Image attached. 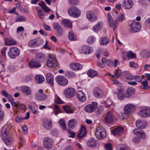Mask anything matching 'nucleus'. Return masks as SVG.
I'll return each mask as SVG.
<instances>
[{
  "mask_svg": "<svg viewBox=\"0 0 150 150\" xmlns=\"http://www.w3.org/2000/svg\"><path fill=\"white\" fill-rule=\"evenodd\" d=\"M49 57L47 60L46 65L49 67H53L54 68H57L58 63L55 57H53L52 55L49 54Z\"/></svg>",
  "mask_w": 150,
  "mask_h": 150,
  "instance_id": "1",
  "label": "nucleus"
},
{
  "mask_svg": "<svg viewBox=\"0 0 150 150\" xmlns=\"http://www.w3.org/2000/svg\"><path fill=\"white\" fill-rule=\"evenodd\" d=\"M28 64L29 67L31 68H38L41 66V64L40 63L35 61L33 59L30 61Z\"/></svg>",
  "mask_w": 150,
  "mask_h": 150,
  "instance_id": "24",
  "label": "nucleus"
},
{
  "mask_svg": "<svg viewBox=\"0 0 150 150\" xmlns=\"http://www.w3.org/2000/svg\"><path fill=\"white\" fill-rule=\"evenodd\" d=\"M127 147L123 144H119L118 146L117 150H128Z\"/></svg>",
  "mask_w": 150,
  "mask_h": 150,
  "instance_id": "54",
  "label": "nucleus"
},
{
  "mask_svg": "<svg viewBox=\"0 0 150 150\" xmlns=\"http://www.w3.org/2000/svg\"><path fill=\"white\" fill-rule=\"evenodd\" d=\"M42 125L43 127L46 129H49L52 127V124L50 120H45L43 122Z\"/></svg>",
  "mask_w": 150,
  "mask_h": 150,
  "instance_id": "27",
  "label": "nucleus"
},
{
  "mask_svg": "<svg viewBox=\"0 0 150 150\" xmlns=\"http://www.w3.org/2000/svg\"><path fill=\"white\" fill-rule=\"evenodd\" d=\"M36 98L39 100L43 101L45 100L47 98V96L45 93L41 94H37L36 96Z\"/></svg>",
  "mask_w": 150,
  "mask_h": 150,
  "instance_id": "44",
  "label": "nucleus"
},
{
  "mask_svg": "<svg viewBox=\"0 0 150 150\" xmlns=\"http://www.w3.org/2000/svg\"><path fill=\"white\" fill-rule=\"evenodd\" d=\"M43 142L44 147L47 149L51 148L53 143L52 139L48 137L45 138L43 139Z\"/></svg>",
  "mask_w": 150,
  "mask_h": 150,
  "instance_id": "15",
  "label": "nucleus"
},
{
  "mask_svg": "<svg viewBox=\"0 0 150 150\" xmlns=\"http://www.w3.org/2000/svg\"><path fill=\"white\" fill-rule=\"evenodd\" d=\"M46 80L51 86H54V76L52 74L50 73L47 74L46 75Z\"/></svg>",
  "mask_w": 150,
  "mask_h": 150,
  "instance_id": "28",
  "label": "nucleus"
},
{
  "mask_svg": "<svg viewBox=\"0 0 150 150\" xmlns=\"http://www.w3.org/2000/svg\"><path fill=\"white\" fill-rule=\"evenodd\" d=\"M111 25H110V23H109V25L110 27L113 28V30H115L118 21H112L111 23Z\"/></svg>",
  "mask_w": 150,
  "mask_h": 150,
  "instance_id": "52",
  "label": "nucleus"
},
{
  "mask_svg": "<svg viewBox=\"0 0 150 150\" xmlns=\"http://www.w3.org/2000/svg\"><path fill=\"white\" fill-rule=\"evenodd\" d=\"M63 108L67 113H73V111L71 109L70 107L68 105L64 106Z\"/></svg>",
  "mask_w": 150,
  "mask_h": 150,
  "instance_id": "48",
  "label": "nucleus"
},
{
  "mask_svg": "<svg viewBox=\"0 0 150 150\" xmlns=\"http://www.w3.org/2000/svg\"><path fill=\"white\" fill-rule=\"evenodd\" d=\"M75 122L76 120L74 119L69 120L68 124V127L71 128H72L74 127L75 126Z\"/></svg>",
  "mask_w": 150,
  "mask_h": 150,
  "instance_id": "49",
  "label": "nucleus"
},
{
  "mask_svg": "<svg viewBox=\"0 0 150 150\" xmlns=\"http://www.w3.org/2000/svg\"><path fill=\"white\" fill-rule=\"evenodd\" d=\"M86 16L87 19L91 22L96 21L98 18L97 16L90 11H88L86 12Z\"/></svg>",
  "mask_w": 150,
  "mask_h": 150,
  "instance_id": "16",
  "label": "nucleus"
},
{
  "mask_svg": "<svg viewBox=\"0 0 150 150\" xmlns=\"http://www.w3.org/2000/svg\"><path fill=\"white\" fill-rule=\"evenodd\" d=\"M38 4L40 6L42 7L46 12H49L50 11V9L46 5L45 3L43 1L39 2Z\"/></svg>",
  "mask_w": 150,
  "mask_h": 150,
  "instance_id": "42",
  "label": "nucleus"
},
{
  "mask_svg": "<svg viewBox=\"0 0 150 150\" xmlns=\"http://www.w3.org/2000/svg\"><path fill=\"white\" fill-rule=\"evenodd\" d=\"M129 65L131 67L137 68L138 67V64L133 62H129Z\"/></svg>",
  "mask_w": 150,
  "mask_h": 150,
  "instance_id": "56",
  "label": "nucleus"
},
{
  "mask_svg": "<svg viewBox=\"0 0 150 150\" xmlns=\"http://www.w3.org/2000/svg\"><path fill=\"white\" fill-rule=\"evenodd\" d=\"M20 53V50L14 47H11L8 52L9 57L12 59L15 58L17 56L19 55Z\"/></svg>",
  "mask_w": 150,
  "mask_h": 150,
  "instance_id": "4",
  "label": "nucleus"
},
{
  "mask_svg": "<svg viewBox=\"0 0 150 150\" xmlns=\"http://www.w3.org/2000/svg\"><path fill=\"white\" fill-rule=\"evenodd\" d=\"M110 41V39L107 36H103L100 38L99 43L101 45H105Z\"/></svg>",
  "mask_w": 150,
  "mask_h": 150,
  "instance_id": "30",
  "label": "nucleus"
},
{
  "mask_svg": "<svg viewBox=\"0 0 150 150\" xmlns=\"http://www.w3.org/2000/svg\"><path fill=\"white\" fill-rule=\"evenodd\" d=\"M93 93L96 97L98 98L102 97L103 95L102 91L98 87L94 89L93 91Z\"/></svg>",
  "mask_w": 150,
  "mask_h": 150,
  "instance_id": "23",
  "label": "nucleus"
},
{
  "mask_svg": "<svg viewBox=\"0 0 150 150\" xmlns=\"http://www.w3.org/2000/svg\"><path fill=\"white\" fill-rule=\"evenodd\" d=\"M86 132V128L83 125L81 126V130L78 135V137L79 138H81L83 137L85 135Z\"/></svg>",
  "mask_w": 150,
  "mask_h": 150,
  "instance_id": "36",
  "label": "nucleus"
},
{
  "mask_svg": "<svg viewBox=\"0 0 150 150\" xmlns=\"http://www.w3.org/2000/svg\"><path fill=\"white\" fill-rule=\"evenodd\" d=\"M64 94L66 97L68 98L73 97L76 93L75 90L72 88H69L64 90Z\"/></svg>",
  "mask_w": 150,
  "mask_h": 150,
  "instance_id": "10",
  "label": "nucleus"
},
{
  "mask_svg": "<svg viewBox=\"0 0 150 150\" xmlns=\"http://www.w3.org/2000/svg\"><path fill=\"white\" fill-rule=\"evenodd\" d=\"M55 79L57 83L62 86H66L68 83V80L64 76H56Z\"/></svg>",
  "mask_w": 150,
  "mask_h": 150,
  "instance_id": "8",
  "label": "nucleus"
},
{
  "mask_svg": "<svg viewBox=\"0 0 150 150\" xmlns=\"http://www.w3.org/2000/svg\"><path fill=\"white\" fill-rule=\"evenodd\" d=\"M105 148L106 150H112L111 145L110 143L105 144Z\"/></svg>",
  "mask_w": 150,
  "mask_h": 150,
  "instance_id": "64",
  "label": "nucleus"
},
{
  "mask_svg": "<svg viewBox=\"0 0 150 150\" xmlns=\"http://www.w3.org/2000/svg\"><path fill=\"white\" fill-rule=\"evenodd\" d=\"M115 117L113 112L112 111H109L106 114L105 118V121L108 123H111L113 122Z\"/></svg>",
  "mask_w": 150,
  "mask_h": 150,
  "instance_id": "11",
  "label": "nucleus"
},
{
  "mask_svg": "<svg viewBox=\"0 0 150 150\" xmlns=\"http://www.w3.org/2000/svg\"><path fill=\"white\" fill-rule=\"evenodd\" d=\"M140 55L143 58H148L150 56V51L142 50L140 52Z\"/></svg>",
  "mask_w": 150,
  "mask_h": 150,
  "instance_id": "35",
  "label": "nucleus"
},
{
  "mask_svg": "<svg viewBox=\"0 0 150 150\" xmlns=\"http://www.w3.org/2000/svg\"><path fill=\"white\" fill-rule=\"evenodd\" d=\"M117 97L120 100H123L125 98L124 92L122 89H120L118 90Z\"/></svg>",
  "mask_w": 150,
  "mask_h": 150,
  "instance_id": "45",
  "label": "nucleus"
},
{
  "mask_svg": "<svg viewBox=\"0 0 150 150\" xmlns=\"http://www.w3.org/2000/svg\"><path fill=\"white\" fill-rule=\"evenodd\" d=\"M5 42L6 45L8 46L16 45L17 44V42L12 39H6Z\"/></svg>",
  "mask_w": 150,
  "mask_h": 150,
  "instance_id": "40",
  "label": "nucleus"
},
{
  "mask_svg": "<svg viewBox=\"0 0 150 150\" xmlns=\"http://www.w3.org/2000/svg\"><path fill=\"white\" fill-rule=\"evenodd\" d=\"M24 119V118L18 116H16L15 118V120L17 123H20Z\"/></svg>",
  "mask_w": 150,
  "mask_h": 150,
  "instance_id": "63",
  "label": "nucleus"
},
{
  "mask_svg": "<svg viewBox=\"0 0 150 150\" xmlns=\"http://www.w3.org/2000/svg\"><path fill=\"white\" fill-rule=\"evenodd\" d=\"M96 38L93 36H90L87 40V43L89 45L93 44L96 40Z\"/></svg>",
  "mask_w": 150,
  "mask_h": 150,
  "instance_id": "50",
  "label": "nucleus"
},
{
  "mask_svg": "<svg viewBox=\"0 0 150 150\" xmlns=\"http://www.w3.org/2000/svg\"><path fill=\"white\" fill-rule=\"evenodd\" d=\"M35 103H30L28 107L29 109L34 114H36L38 111L37 107L35 105Z\"/></svg>",
  "mask_w": 150,
  "mask_h": 150,
  "instance_id": "32",
  "label": "nucleus"
},
{
  "mask_svg": "<svg viewBox=\"0 0 150 150\" xmlns=\"http://www.w3.org/2000/svg\"><path fill=\"white\" fill-rule=\"evenodd\" d=\"M68 37L70 40H75L76 39V37L72 31H69V33Z\"/></svg>",
  "mask_w": 150,
  "mask_h": 150,
  "instance_id": "51",
  "label": "nucleus"
},
{
  "mask_svg": "<svg viewBox=\"0 0 150 150\" xmlns=\"http://www.w3.org/2000/svg\"><path fill=\"white\" fill-rule=\"evenodd\" d=\"M1 137L2 140L7 146L11 144L13 142V139L11 134L1 135Z\"/></svg>",
  "mask_w": 150,
  "mask_h": 150,
  "instance_id": "14",
  "label": "nucleus"
},
{
  "mask_svg": "<svg viewBox=\"0 0 150 150\" xmlns=\"http://www.w3.org/2000/svg\"><path fill=\"white\" fill-rule=\"evenodd\" d=\"M134 5V2L132 0H124L122 2V6L125 10L131 9Z\"/></svg>",
  "mask_w": 150,
  "mask_h": 150,
  "instance_id": "12",
  "label": "nucleus"
},
{
  "mask_svg": "<svg viewBox=\"0 0 150 150\" xmlns=\"http://www.w3.org/2000/svg\"><path fill=\"white\" fill-rule=\"evenodd\" d=\"M64 75L69 78H72L75 77L76 75L72 71H67L64 73Z\"/></svg>",
  "mask_w": 150,
  "mask_h": 150,
  "instance_id": "43",
  "label": "nucleus"
},
{
  "mask_svg": "<svg viewBox=\"0 0 150 150\" xmlns=\"http://www.w3.org/2000/svg\"><path fill=\"white\" fill-rule=\"evenodd\" d=\"M11 126L10 125H4L2 128V135H9L11 134L10 133Z\"/></svg>",
  "mask_w": 150,
  "mask_h": 150,
  "instance_id": "21",
  "label": "nucleus"
},
{
  "mask_svg": "<svg viewBox=\"0 0 150 150\" xmlns=\"http://www.w3.org/2000/svg\"><path fill=\"white\" fill-rule=\"evenodd\" d=\"M53 26L54 30L57 32V35L59 37L62 36L63 30L60 24L57 22H55L53 23Z\"/></svg>",
  "mask_w": 150,
  "mask_h": 150,
  "instance_id": "17",
  "label": "nucleus"
},
{
  "mask_svg": "<svg viewBox=\"0 0 150 150\" xmlns=\"http://www.w3.org/2000/svg\"><path fill=\"white\" fill-rule=\"evenodd\" d=\"M87 74L89 77L91 78L96 76L98 75L97 72L92 69L89 70L87 72Z\"/></svg>",
  "mask_w": 150,
  "mask_h": 150,
  "instance_id": "41",
  "label": "nucleus"
},
{
  "mask_svg": "<svg viewBox=\"0 0 150 150\" xmlns=\"http://www.w3.org/2000/svg\"><path fill=\"white\" fill-rule=\"evenodd\" d=\"M87 143L88 147L93 148L96 146L97 141L93 138H91L88 140Z\"/></svg>",
  "mask_w": 150,
  "mask_h": 150,
  "instance_id": "26",
  "label": "nucleus"
},
{
  "mask_svg": "<svg viewBox=\"0 0 150 150\" xmlns=\"http://www.w3.org/2000/svg\"><path fill=\"white\" fill-rule=\"evenodd\" d=\"M79 51L81 53L84 54H89L92 53L93 50L91 47L87 45H84L80 47Z\"/></svg>",
  "mask_w": 150,
  "mask_h": 150,
  "instance_id": "9",
  "label": "nucleus"
},
{
  "mask_svg": "<svg viewBox=\"0 0 150 150\" xmlns=\"http://www.w3.org/2000/svg\"><path fill=\"white\" fill-rule=\"evenodd\" d=\"M130 30L132 32L135 33L139 31L141 28V26L139 23L133 21L130 24Z\"/></svg>",
  "mask_w": 150,
  "mask_h": 150,
  "instance_id": "6",
  "label": "nucleus"
},
{
  "mask_svg": "<svg viewBox=\"0 0 150 150\" xmlns=\"http://www.w3.org/2000/svg\"><path fill=\"white\" fill-rule=\"evenodd\" d=\"M138 136H139L142 139H144L146 137V134L143 131H141V132Z\"/></svg>",
  "mask_w": 150,
  "mask_h": 150,
  "instance_id": "62",
  "label": "nucleus"
},
{
  "mask_svg": "<svg viewBox=\"0 0 150 150\" xmlns=\"http://www.w3.org/2000/svg\"><path fill=\"white\" fill-rule=\"evenodd\" d=\"M136 125L138 128L144 129L146 126L147 123L145 121L138 120L136 122Z\"/></svg>",
  "mask_w": 150,
  "mask_h": 150,
  "instance_id": "25",
  "label": "nucleus"
},
{
  "mask_svg": "<svg viewBox=\"0 0 150 150\" xmlns=\"http://www.w3.org/2000/svg\"><path fill=\"white\" fill-rule=\"evenodd\" d=\"M127 56L129 58H134L136 57L135 54L133 53L131 51H129L128 52Z\"/></svg>",
  "mask_w": 150,
  "mask_h": 150,
  "instance_id": "55",
  "label": "nucleus"
},
{
  "mask_svg": "<svg viewBox=\"0 0 150 150\" xmlns=\"http://www.w3.org/2000/svg\"><path fill=\"white\" fill-rule=\"evenodd\" d=\"M133 80H135L137 82H140L142 80V78L139 76H133Z\"/></svg>",
  "mask_w": 150,
  "mask_h": 150,
  "instance_id": "57",
  "label": "nucleus"
},
{
  "mask_svg": "<svg viewBox=\"0 0 150 150\" xmlns=\"http://www.w3.org/2000/svg\"><path fill=\"white\" fill-rule=\"evenodd\" d=\"M76 96L79 100L81 102H85L86 100V97L85 93L81 91H78L76 93Z\"/></svg>",
  "mask_w": 150,
  "mask_h": 150,
  "instance_id": "19",
  "label": "nucleus"
},
{
  "mask_svg": "<svg viewBox=\"0 0 150 150\" xmlns=\"http://www.w3.org/2000/svg\"><path fill=\"white\" fill-rule=\"evenodd\" d=\"M3 58L0 56V69H1V72L4 71L5 70L4 65L1 64L3 62Z\"/></svg>",
  "mask_w": 150,
  "mask_h": 150,
  "instance_id": "58",
  "label": "nucleus"
},
{
  "mask_svg": "<svg viewBox=\"0 0 150 150\" xmlns=\"http://www.w3.org/2000/svg\"><path fill=\"white\" fill-rule=\"evenodd\" d=\"M113 102L109 99H108L106 101V108H109L112 104Z\"/></svg>",
  "mask_w": 150,
  "mask_h": 150,
  "instance_id": "60",
  "label": "nucleus"
},
{
  "mask_svg": "<svg viewBox=\"0 0 150 150\" xmlns=\"http://www.w3.org/2000/svg\"><path fill=\"white\" fill-rule=\"evenodd\" d=\"M36 59L39 61L42 62L46 59V56L42 53L39 52L36 55Z\"/></svg>",
  "mask_w": 150,
  "mask_h": 150,
  "instance_id": "33",
  "label": "nucleus"
},
{
  "mask_svg": "<svg viewBox=\"0 0 150 150\" xmlns=\"http://www.w3.org/2000/svg\"><path fill=\"white\" fill-rule=\"evenodd\" d=\"M138 114L142 118L150 117V107L144 106L141 108Z\"/></svg>",
  "mask_w": 150,
  "mask_h": 150,
  "instance_id": "3",
  "label": "nucleus"
},
{
  "mask_svg": "<svg viewBox=\"0 0 150 150\" xmlns=\"http://www.w3.org/2000/svg\"><path fill=\"white\" fill-rule=\"evenodd\" d=\"M98 104L96 102H93L92 104L87 105L84 108L85 111L88 112H92L97 108Z\"/></svg>",
  "mask_w": 150,
  "mask_h": 150,
  "instance_id": "13",
  "label": "nucleus"
},
{
  "mask_svg": "<svg viewBox=\"0 0 150 150\" xmlns=\"http://www.w3.org/2000/svg\"><path fill=\"white\" fill-rule=\"evenodd\" d=\"M125 19V16L124 14H121L118 17V20L120 21H122Z\"/></svg>",
  "mask_w": 150,
  "mask_h": 150,
  "instance_id": "61",
  "label": "nucleus"
},
{
  "mask_svg": "<svg viewBox=\"0 0 150 150\" xmlns=\"http://www.w3.org/2000/svg\"><path fill=\"white\" fill-rule=\"evenodd\" d=\"M38 14V16L41 19H45V13L42 10L40 9L39 7L37 8L36 9Z\"/></svg>",
  "mask_w": 150,
  "mask_h": 150,
  "instance_id": "38",
  "label": "nucleus"
},
{
  "mask_svg": "<svg viewBox=\"0 0 150 150\" xmlns=\"http://www.w3.org/2000/svg\"><path fill=\"white\" fill-rule=\"evenodd\" d=\"M135 105L133 104H128L126 105L124 108V111L126 114H131L136 110Z\"/></svg>",
  "mask_w": 150,
  "mask_h": 150,
  "instance_id": "7",
  "label": "nucleus"
},
{
  "mask_svg": "<svg viewBox=\"0 0 150 150\" xmlns=\"http://www.w3.org/2000/svg\"><path fill=\"white\" fill-rule=\"evenodd\" d=\"M26 20V17L21 16L17 17L16 18V21L17 22L25 21Z\"/></svg>",
  "mask_w": 150,
  "mask_h": 150,
  "instance_id": "53",
  "label": "nucleus"
},
{
  "mask_svg": "<svg viewBox=\"0 0 150 150\" xmlns=\"http://www.w3.org/2000/svg\"><path fill=\"white\" fill-rule=\"evenodd\" d=\"M43 42V40L40 38H37L34 40H31L29 43L30 46L35 47L41 44Z\"/></svg>",
  "mask_w": 150,
  "mask_h": 150,
  "instance_id": "18",
  "label": "nucleus"
},
{
  "mask_svg": "<svg viewBox=\"0 0 150 150\" xmlns=\"http://www.w3.org/2000/svg\"><path fill=\"white\" fill-rule=\"evenodd\" d=\"M69 66L72 70L75 71L81 70L82 68V65L78 63H71Z\"/></svg>",
  "mask_w": 150,
  "mask_h": 150,
  "instance_id": "20",
  "label": "nucleus"
},
{
  "mask_svg": "<svg viewBox=\"0 0 150 150\" xmlns=\"http://www.w3.org/2000/svg\"><path fill=\"white\" fill-rule=\"evenodd\" d=\"M95 135L98 139H102L106 137V134L105 129L102 127H97L95 130Z\"/></svg>",
  "mask_w": 150,
  "mask_h": 150,
  "instance_id": "2",
  "label": "nucleus"
},
{
  "mask_svg": "<svg viewBox=\"0 0 150 150\" xmlns=\"http://www.w3.org/2000/svg\"><path fill=\"white\" fill-rule=\"evenodd\" d=\"M68 12L69 15L74 17H79L81 14V11L78 8L75 6H71L68 8Z\"/></svg>",
  "mask_w": 150,
  "mask_h": 150,
  "instance_id": "5",
  "label": "nucleus"
},
{
  "mask_svg": "<svg viewBox=\"0 0 150 150\" xmlns=\"http://www.w3.org/2000/svg\"><path fill=\"white\" fill-rule=\"evenodd\" d=\"M103 27V23L101 22H98L92 28L93 30L95 32H98Z\"/></svg>",
  "mask_w": 150,
  "mask_h": 150,
  "instance_id": "29",
  "label": "nucleus"
},
{
  "mask_svg": "<svg viewBox=\"0 0 150 150\" xmlns=\"http://www.w3.org/2000/svg\"><path fill=\"white\" fill-rule=\"evenodd\" d=\"M55 114L56 115L58 114L60 111V109L58 105H54V109Z\"/></svg>",
  "mask_w": 150,
  "mask_h": 150,
  "instance_id": "59",
  "label": "nucleus"
},
{
  "mask_svg": "<svg viewBox=\"0 0 150 150\" xmlns=\"http://www.w3.org/2000/svg\"><path fill=\"white\" fill-rule=\"evenodd\" d=\"M20 89L24 94L29 95L30 93V90L28 86H22L20 87Z\"/></svg>",
  "mask_w": 150,
  "mask_h": 150,
  "instance_id": "34",
  "label": "nucleus"
},
{
  "mask_svg": "<svg viewBox=\"0 0 150 150\" xmlns=\"http://www.w3.org/2000/svg\"><path fill=\"white\" fill-rule=\"evenodd\" d=\"M35 79L38 83H41L45 81L44 77L40 75H37L35 77Z\"/></svg>",
  "mask_w": 150,
  "mask_h": 150,
  "instance_id": "39",
  "label": "nucleus"
},
{
  "mask_svg": "<svg viewBox=\"0 0 150 150\" xmlns=\"http://www.w3.org/2000/svg\"><path fill=\"white\" fill-rule=\"evenodd\" d=\"M123 132V128L120 127H118L112 131V134L114 135L119 136L121 135Z\"/></svg>",
  "mask_w": 150,
  "mask_h": 150,
  "instance_id": "22",
  "label": "nucleus"
},
{
  "mask_svg": "<svg viewBox=\"0 0 150 150\" xmlns=\"http://www.w3.org/2000/svg\"><path fill=\"white\" fill-rule=\"evenodd\" d=\"M121 73V71L120 70L118 69L115 72L114 75H110V76L113 79H116L120 76Z\"/></svg>",
  "mask_w": 150,
  "mask_h": 150,
  "instance_id": "47",
  "label": "nucleus"
},
{
  "mask_svg": "<svg viewBox=\"0 0 150 150\" xmlns=\"http://www.w3.org/2000/svg\"><path fill=\"white\" fill-rule=\"evenodd\" d=\"M135 89L132 87H130L128 88L125 93V96L127 98L130 97L131 96L134 94L135 93Z\"/></svg>",
  "mask_w": 150,
  "mask_h": 150,
  "instance_id": "31",
  "label": "nucleus"
},
{
  "mask_svg": "<svg viewBox=\"0 0 150 150\" xmlns=\"http://www.w3.org/2000/svg\"><path fill=\"white\" fill-rule=\"evenodd\" d=\"M59 123L62 127V129L63 130H65L67 129L66 124L64 120L63 119H61L59 120Z\"/></svg>",
  "mask_w": 150,
  "mask_h": 150,
  "instance_id": "46",
  "label": "nucleus"
},
{
  "mask_svg": "<svg viewBox=\"0 0 150 150\" xmlns=\"http://www.w3.org/2000/svg\"><path fill=\"white\" fill-rule=\"evenodd\" d=\"M62 23L67 27L71 28L72 26L71 21L68 19H63L62 21Z\"/></svg>",
  "mask_w": 150,
  "mask_h": 150,
  "instance_id": "37",
  "label": "nucleus"
}]
</instances>
